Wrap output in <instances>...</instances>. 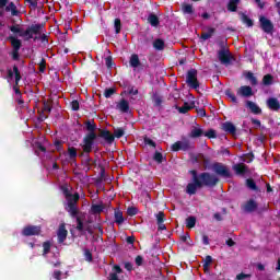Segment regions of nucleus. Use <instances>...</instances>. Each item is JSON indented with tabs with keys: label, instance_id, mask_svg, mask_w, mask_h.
I'll return each instance as SVG.
<instances>
[{
	"label": "nucleus",
	"instance_id": "f257e3e1",
	"mask_svg": "<svg viewBox=\"0 0 280 280\" xmlns=\"http://www.w3.org/2000/svg\"><path fill=\"white\" fill-rule=\"evenodd\" d=\"M199 178L201 182H192L187 184L186 194H188V196H196V192L198 189H201V187H215L218 183H220L218 175L209 172L200 173Z\"/></svg>",
	"mask_w": 280,
	"mask_h": 280
},
{
	"label": "nucleus",
	"instance_id": "f03ea898",
	"mask_svg": "<svg viewBox=\"0 0 280 280\" xmlns=\"http://www.w3.org/2000/svg\"><path fill=\"white\" fill-rule=\"evenodd\" d=\"M84 130H86V135L83 138V145L82 150L85 154H91L93 152V145H95V140L97 139V133L95 130H97V124H95V120L88 119L84 121Z\"/></svg>",
	"mask_w": 280,
	"mask_h": 280
},
{
	"label": "nucleus",
	"instance_id": "7ed1b4c3",
	"mask_svg": "<svg viewBox=\"0 0 280 280\" xmlns=\"http://www.w3.org/2000/svg\"><path fill=\"white\" fill-rule=\"evenodd\" d=\"M9 30L13 34H18L21 38H25V40H32V38H34V34H40L43 31V24H33L25 31L19 25H11Z\"/></svg>",
	"mask_w": 280,
	"mask_h": 280
},
{
	"label": "nucleus",
	"instance_id": "20e7f679",
	"mask_svg": "<svg viewBox=\"0 0 280 280\" xmlns=\"http://www.w3.org/2000/svg\"><path fill=\"white\" fill-rule=\"evenodd\" d=\"M225 95L232 104H235L236 106H240V103L243 102V104H246V85H242L236 90V96L231 89L225 90Z\"/></svg>",
	"mask_w": 280,
	"mask_h": 280
},
{
	"label": "nucleus",
	"instance_id": "39448f33",
	"mask_svg": "<svg viewBox=\"0 0 280 280\" xmlns=\"http://www.w3.org/2000/svg\"><path fill=\"white\" fill-rule=\"evenodd\" d=\"M80 200V194L74 192L73 199L68 201V213L70 218H80L81 215H84V212H81L80 209H78V201Z\"/></svg>",
	"mask_w": 280,
	"mask_h": 280
},
{
	"label": "nucleus",
	"instance_id": "423d86ee",
	"mask_svg": "<svg viewBox=\"0 0 280 280\" xmlns=\"http://www.w3.org/2000/svg\"><path fill=\"white\" fill-rule=\"evenodd\" d=\"M212 171L217 176H220L221 178H233L231 168L221 162H214L212 164Z\"/></svg>",
	"mask_w": 280,
	"mask_h": 280
},
{
	"label": "nucleus",
	"instance_id": "0eeeda50",
	"mask_svg": "<svg viewBox=\"0 0 280 280\" xmlns=\"http://www.w3.org/2000/svg\"><path fill=\"white\" fill-rule=\"evenodd\" d=\"M265 211H268V206L259 207V202L253 198L246 201V213H257V215H261Z\"/></svg>",
	"mask_w": 280,
	"mask_h": 280
},
{
	"label": "nucleus",
	"instance_id": "6e6552de",
	"mask_svg": "<svg viewBox=\"0 0 280 280\" xmlns=\"http://www.w3.org/2000/svg\"><path fill=\"white\" fill-rule=\"evenodd\" d=\"M196 148L194 143L187 138H183L182 141H176L172 144L171 150L172 152H189V150H194Z\"/></svg>",
	"mask_w": 280,
	"mask_h": 280
},
{
	"label": "nucleus",
	"instance_id": "1a4fd4ad",
	"mask_svg": "<svg viewBox=\"0 0 280 280\" xmlns=\"http://www.w3.org/2000/svg\"><path fill=\"white\" fill-rule=\"evenodd\" d=\"M186 83L188 84L189 89H200V82L198 81V70L190 69L186 74Z\"/></svg>",
	"mask_w": 280,
	"mask_h": 280
},
{
	"label": "nucleus",
	"instance_id": "9d476101",
	"mask_svg": "<svg viewBox=\"0 0 280 280\" xmlns=\"http://www.w3.org/2000/svg\"><path fill=\"white\" fill-rule=\"evenodd\" d=\"M260 28L265 34H272L275 32V24L268 18L260 15L259 18Z\"/></svg>",
	"mask_w": 280,
	"mask_h": 280
},
{
	"label": "nucleus",
	"instance_id": "9b49d317",
	"mask_svg": "<svg viewBox=\"0 0 280 280\" xmlns=\"http://www.w3.org/2000/svg\"><path fill=\"white\" fill-rule=\"evenodd\" d=\"M42 231L40 225H26L22 230V235L24 237H32L34 235H40Z\"/></svg>",
	"mask_w": 280,
	"mask_h": 280
},
{
	"label": "nucleus",
	"instance_id": "f8f14e48",
	"mask_svg": "<svg viewBox=\"0 0 280 280\" xmlns=\"http://www.w3.org/2000/svg\"><path fill=\"white\" fill-rule=\"evenodd\" d=\"M218 58L221 65H225V66H229L231 63V60H233V56H231V51L224 48L219 50Z\"/></svg>",
	"mask_w": 280,
	"mask_h": 280
},
{
	"label": "nucleus",
	"instance_id": "ddd939ff",
	"mask_svg": "<svg viewBox=\"0 0 280 280\" xmlns=\"http://www.w3.org/2000/svg\"><path fill=\"white\" fill-rule=\"evenodd\" d=\"M67 235H69V231H67V225L65 223H61L57 231L58 244H65V242L67 241Z\"/></svg>",
	"mask_w": 280,
	"mask_h": 280
},
{
	"label": "nucleus",
	"instance_id": "4468645a",
	"mask_svg": "<svg viewBox=\"0 0 280 280\" xmlns=\"http://www.w3.org/2000/svg\"><path fill=\"white\" fill-rule=\"evenodd\" d=\"M246 188H247L249 191H253L254 194H257V195L261 194V188H259V187L257 186V182H255V180L253 179V177H248V178L246 179Z\"/></svg>",
	"mask_w": 280,
	"mask_h": 280
},
{
	"label": "nucleus",
	"instance_id": "2eb2a0df",
	"mask_svg": "<svg viewBox=\"0 0 280 280\" xmlns=\"http://www.w3.org/2000/svg\"><path fill=\"white\" fill-rule=\"evenodd\" d=\"M98 137H101V139H104V141H106V143H108L109 145L113 144V142L115 141V136L110 133V131H108L107 129H101Z\"/></svg>",
	"mask_w": 280,
	"mask_h": 280
},
{
	"label": "nucleus",
	"instance_id": "dca6fc26",
	"mask_svg": "<svg viewBox=\"0 0 280 280\" xmlns=\"http://www.w3.org/2000/svg\"><path fill=\"white\" fill-rule=\"evenodd\" d=\"M15 75V86H19V82H21V71H19V67L16 65L13 66L12 69L8 70V78L12 79Z\"/></svg>",
	"mask_w": 280,
	"mask_h": 280
},
{
	"label": "nucleus",
	"instance_id": "f3484780",
	"mask_svg": "<svg viewBox=\"0 0 280 280\" xmlns=\"http://www.w3.org/2000/svg\"><path fill=\"white\" fill-rule=\"evenodd\" d=\"M90 153H85V159L81 161L82 167L85 170V172H91V166L95 165V160L91 159L89 155Z\"/></svg>",
	"mask_w": 280,
	"mask_h": 280
},
{
	"label": "nucleus",
	"instance_id": "a211bd4d",
	"mask_svg": "<svg viewBox=\"0 0 280 280\" xmlns=\"http://www.w3.org/2000/svg\"><path fill=\"white\" fill-rule=\"evenodd\" d=\"M116 109L120 113H130V103L126 98H121L116 105Z\"/></svg>",
	"mask_w": 280,
	"mask_h": 280
},
{
	"label": "nucleus",
	"instance_id": "6ab92c4d",
	"mask_svg": "<svg viewBox=\"0 0 280 280\" xmlns=\"http://www.w3.org/2000/svg\"><path fill=\"white\" fill-rule=\"evenodd\" d=\"M267 106L270 110L279 112L280 110V103L278 98L270 97L267 100Z\"/></svg>",
	"mask_w": 280,
	"mask_h": 280
},
{
	"label": "nucleus",
	"instance_id": "aec40b11",
	"mask_svg": "<svg viewBox=\"0 0 280 280\" xmlns=\"http://www.w3.org/2000/svg\"><path fill=\"white\" fill-rule=\"evenodd\" d=\"M246 106L253 115H261V107H259L255 102L246 101Z\"/></svg>",
	"mask_w": 280,
	"mask_h": 280
},
{
	"label": "nucleus",
	"instance_id": "412c9836",
	"mask_svg": "<svg viewBox=\"0 0 280 280\" xmlns=\"http://www.w3.org/2000/svg\"><path fill=\"white\" fill-rule=\"evenodd\" d=\"M232 170L235 172L236 176H244L246 174V165L242 163L234 164Z\"/></svg>",
	"mask_w": 280,
	"mask_h": 280
},
{
	"label": "nucleus",
	"instance_id": "4be33fe9",
	"mask_svg": "<svg viewBox=\"0 0 280 280\" xmlns=\"http://www.w3.org/2000/svg\"><path fill=\"white\" fill-rule=\"evenodd\" d=\"M222 130H224V132H229L230 135H235V132H237L235 125H233L231 121L223 122Z\"/></svg>",
	"mask_w": 280,
	"mask_h": 280
},
{
	"label": "nucleus",
	"instance_id": "5701e85b",
	"mask_svg": "<svg viewBox=\"0 0 280 280\" xmlns=\"http://www.w3.org/2000/svg\"><path fill=\"white\" fill-rule=\"evenodd\" d=\"M202 136H205V130L200 127H194L189 133L190 139H200Z\"/></svg>",
	"mask_w": 280,
	"mask_h": 280
},
{
	"label": "nucleus",
	"instance_id": "b1692460",
	"mask_svg": "<svg viewBox=\"0 0 280 280\" xmlns=\"http://www.w3.org/2000/svg\"><path fill=\"white\" fill-rule=\"evenodd\" d=\"M147 21H148V23L151 24V27H159V25H161V21L159 20V15H156L154 13H150Z\"/></svg>",
	"mask_w": 280,
	"mask_h": 280
},
{
	"label": "nucleus",
	"instance_id": "393cba45",
	"mask_svg": "<svg viewBox=\"0 0 280 280\" xmlns=\"http://www.w3.org/2000/svg\"><path fill=\"white\" fill-rule=\"evenodd\" d=\"M4 10L5 12H11L12 16H19L20 14L19 9H16V4H14V2L5 4Z\"/></svg>",
	"mask_w": 280,
	"mask_h": 280
},
{
	"label": "nucleus",
	"instance_id": "a878e982",
	"mask_svg": "<svg viewBox=\"0 0 280 280\" xmlns=\"http://www.w3.org/2000/svg\"><path fill=\"white\" fill-rule=\"evenodd\" d=\"M8 40H10L11 47H13V50H21V47H22L21 39L14 36H9Z\"/></svg>",
	"mask_w": 280,
	"mask_h": 280
},
{
	"label": "nucleus",
	"instance_id": "bb28decb",
	"mask_svg": "<svg viewBox=\"0 0 280 280\" xmlns=\"http://www.w3.org/2000/svg\"><path fill=\"white\" fill-rule=\"evenodd\" d=\"M84 218L85 214L81 217H77L74 220H77V226L75 229L79 231V233H84Z\"/></svg>",
	"mask_w": 280,
	"mask_h": 280
},
{
	"label": "nucleus",
	"instance_id": "cd10ccee",
	"mask_svg": "<svg viewBox=\"0 0 280 280\" xmlns=\"http://www.w3.org/2000/svg\"><path fill=\"white\" fill-rule=\"evenodd\" d=\"M129 65L133 69H137V67H140L141 66V60H139V55H137V54L131 55L130 60H129Z\"/></svg>",
	"mask_w": 280,
	"mask_h": 280
},
{
	"label": "nucleus",
	"instance_id": "c85d7f7f",
	"mask_svg": "<svg viewBox=\"0 0 280 280\" xmlns=\"http://www.w3.org/2000/svg\"><path fill=\"white\" fill-rule=\"evenodd\" d=\"M114 218H115L116 224H118V225H121V223L125 221L124 212H121V210H119V209H115Z\"/></svg>",
	"mask_w": 280,
	"mask_h": 280
},
{
	"label": "nucleus",
	"instance_id": "c756f323",
	"mask_svg": "<svg viewBox=\"0 0 280 280\" xmlns=\"http://www.w3.org/2000/svg\"><path fill=\"white\" fill-rule=\"evenodd\" d=\"M61 191L67 200V202H69V200H73V198H75V194H71V191L69 190V187L67 186H61Z\"/></svg>",
	"mask_w": 280,
	"mask_h": 280
},
{
	"label": "nucleus",
	"instance_id": "7c9ffc66",
	"mask_svg": "<svg viewBox=\"0 0 280 280\" xmlns=\"http://www.w3.org/2000/svg\"><path fill=\"white\" fill-rule=\"evenodd\" d=\"M215 34V28L213 27H209L208 32H203L201 33V40H209V38H211V36H213Z\"/></svg>",
	"mask_w": 280,
	"mask_h": 280
},
{
	"label": "nucleus",
	"instance_id": "2f4dec72",
	"mask_svg": "<svg viewBox=\"0 0 280 280\" xmlns=\"http://www.w3.org/2000/svg\"><path fill=\"white\" fill-rule=\"evenodd\" d=\"M153 47L156 51H163L165 49V42L161 38H158L153 42Z\"/></svg>",
	"mask_w": 280,
	"mask_h": 280
},
{
	"label": "nucleus",
	"instance_id": "473e14b6",
	"mask_svg": "<svg viewBox=\"0 0 280 280\" xmlns=\"http://www.w3.org/2000/svg\"><path fill=\"white\" fill-rule=\"evenodd\" d=\"M237 5H240V0H230L228 2V11L237 12Z\"/></svg>",
	"mask_w": 280,
	"mask_h": 280
},
{
	"label": "nucleus",
	"instance_id": "72a5a7b5",
	"mask_svg": "<svg viewBox=\"0 0 280 280\" xmlns=\"http://www.w3.org/2000/svg\"><path fill=\"white\" fill-rule=\"evenodd\" d=\"M191 108H194V107L190 106L189 103H187V102H185L182 107L176 106V109L178 110V113H180V115H186V113H189V110H191Z\"/></svg>",
	"mask_w": 280,
	"mask_h": 280
},
{
	"label": "nucleus",
	"instance_id": "f704fd0d",
	"mask_svg": "<svg viewBox=\"0 0 280 280\" xmlns=\"http://www.w3.org/2000/svg\"><path fill=\"white\" fill-rule=\"evenodd\" d=\"M68 156H69L70 161L75 162V159H78V149H75L74 147H69L68 148Z\"/></svg>",
	"mask_w": 280,
	"mask_h": 280
},
{
	"label": "nucleus",
	"instance_id": "c9c22d12",
	"mask_svg": "<svg viewBox=\"0 0 280 280\" xmlns=\"http://www.w3.org/2000/svg\"><path fill=\"white\" fill-rule=\"evenodd\" d=\"M246 79L249 81L252 86H257L258 84L257 77H255L253 72H246Z\"/></svg>",
	"mask_w": 280,
	"mask_h": 280
},
{
	"label": "nucleus",
	"instance_id": "e433bc0d",
	"mask_svg": "<svg viewBox=\"0 0 280 280\" xmlns=\"http://www.w3.org/2000/svg\"><path fill=\"white\" fill-rule=\"evenodd\" d=\"M275 82V77L272 74H266L262 78V84L264 86H270Z\"/></svg>",
	"mask_w": 280,
	"mask_h": 280
},
{
	"label": "nucleus",
	"instance_id": "4c0bfd02",
	"mask_svg": "<svg viewBox=\"0 0 280 280\" xmlns=\"http://www.w3.org/2000/svg\"><path fill=\"white\" fill-rule=\"evenodd\" d=\"M202 161H205V154L199 153L198 155H192L191 156V163L201 165Z\"/></svg>",
	"mask_w": 280,
	"mask_h": 280
},
{
	"label": "nucleus",
	"instance_id": "58836bf2",
	"mask_svg": "<svg viewBox=\"0 0 280 280\" xmlns=\"http://www.w3.org/2000/svg\"><path fill=\"white\" fill-rule=\"evenodd\" d=\"M211 264H213V257L211 256H206L205 260H203V270L205 272L209 271V266H211Z\"/></svg>",
	"mask_w": 280,
	"mask_h": 280
},
{
	"label": "nucleus",
	"instance_id": "ea45409f",
	"mask_svg": "<svg viewBox=\"0 0 280 280\" xmlns=\"http://www.w3.org/2000/svg\"><path fill=\"white\" fill-rule=\"evenodd\" d=\"M91 211L94 215H96L97 213H102V211H104V205H92Z\"/></svg>",
	"mask_w": 280,
	"mask_h": 280
},
{
	"label": "nucleus",
	"instance_id": "a19ab883",
	"mask_svg": "<svg viewBox=\"0 0 280 280\" xmlns=\"http://www.w3.org/2000/svg\"><path fill=\"white\" fill-rule=\"evenodd\" d=\"M114 30H115V34H120L121 33V19L116 18L114 20Z\"/></svg>",
	"mask_w": 280,
	"mask_h": 280
},
{
	"label": "nucleus",
	"instance_id": "79ce46f5",
	"mask_svg": "<svg viewBox=\"0 0 280 280\" xmlns=\"http://www.w3.org/2000/svg\"><path fill=\"white\" fill-rule=\"evenodd\" d=\"M115 93H117V90L115 88L105 89L104 97H106V100H109V97H113V95H115Z\"/></svg>",
	"mask_w": 280,
	"mask_h": 280
},
{
	"label": "nucleus",
	"instance_id": "37998d69",
	"mask_svg": "<svg viewBox=\"0 0 280 280\" xmlns=\"http://www.w3.org/2000/svg\"><path fill=\"white\" fill-rule=\"evenodd\" d=\"M203 137H207L208 139H218V133L215 132V129H209L203 132Z\"/></svg>",
	"mask_w": 280,
	"mask_h": 280
},
{
	"label": "nucleus",
	"instance_id": "c03bdc74",
	"mask_svg": "<svg viewBox=\"0 0 280 280\" xmlns=\"http://www.w3.org/2000/svg\"><path fill=\"white\" fill-rule=\"evenodd\" d=\"M187 229H194L196 226V217H188L186 219Z\"/></svg>",
	"mask_w": 280,
	"mask_h": 280
},
{
	"label": "nucleus",
	"instance_id": "a18cd8bd",
	"mask_svg": "<svg viewBox=\"0 0 280 280\" xmlns=\"http://www.w3.org/2000/svg\"><path fill=\"white\" fill-rule=\"evenodd\" d=\"M124 135H126V130L124 128H116L114 130V139H121V137H124Z\"/></svg>",
	"mask_w": 280,
	"mask_h": 280
},
{
	"label": "nucleus",
	"instance_id": "49530a36",
	"mask_svg": "<svg viewBox=\"0 0 280 280\" xmlns=\"http://www.w3.org/2000/svg\"><path fill=\"white\" fill-rule=\"evenodd\" d=\"M43 255H49L50 250H51V242L46 241L43 243Z\"/></svg>",
	"mask_w": 280,
	"mask_h": 280
},
{
	"label": "nucleus",
	"instance_id": "de8ad7c7",
	"mask_svg": "<svg viewBox=\"0 0 280 280\" xmlns=\"http://www.w3.org/2000/svg\"><path fill=\"white\" fill-rule=\"evenodd\" d=\"M153 161H155V163H163V153L155 151V153L153 154Z\"/></svg>",
	"mask_w": 280,
	"mask_h": 280
},
{
	"label": "nucleus",
	"instance_id": "09e8293b",
	"mask_svg": "<svg viewBox=\"0 0 280 280\" xmlns=\"http://www.w3.org/2000/svg\"><path fill=\"white\" fill-rule=\"evenodd\" d=\"M183 12H184V14H194V5L192 4H184Z\"/></svg>",
	"mask_w": 280,
	"mask_h": 280
},
{
	"label": "nucleus",
	"instance_id": "8fccbe9b",
	"mask_svg": "<svg viewBox=\"0 0 280 280\" xmlns=\"http://www.w3.org/2000/svg\"><path fill=\"white\" fill-rule=\"evenodd\" d=\"M189 174L192 176V182L202 183V179H200V175H198V171L191 170L189 171Z\"/></svg>",
	"mask_w": 280,
	"mask_h": 280
},
{
	"label": "nucleus",
	"instance_id": "3c124183",
	"mask_svg": "<svg viewBox=\"0 0 280 280\" xmlns=\"http://www.w3.org/2000/svg\"><path fill=\"white\" fill-rule=\"evenodd\" d=\"M155 218H156L158 224L165 222V212L160 211L159 213L155 214Z\"/></svg>",
	"mask_w": 280,
	"mask_h": 280
},
{
	"label": "nucleus",
	"instance_id": "603ef678",
	"mask_svg": "<svg viewBox=\"0 0 280 280\" xmlns=\"http://www.w3.org/2000/svg\"><path fill=\"white\" fill-rule=\"evenodd\" d=\"M137 213H139V209H137V207H129L127 209V215H130V218L137 215Z\"/></svg>",
	"mask_w": 280,
	"mask_h": 280
},
{
	"label": "nucleus",
	"instance_id": "864d4df0",
	"mask_svg": "<svg viewBox=\"0 0 280 280\" xmlns=\"http://www.w3.org/2000/svg\"><path fill=\"white\" fill-rule=\"evenodd\" d=\"M39 73H45V69H47V61L45 60V58H42L39 63Z\"/></svg>",
	"mask_w": 280,
	"mask_h": 280
},
{
	"label": "nucleus",
	"instance_id": "5fc2aeb1",
	"mask_svg": "<svg viewBox=\"0 0 280 280\" xmlns=\"http://www.w3.org/2000/svg\"><path fill=\"white\" fill-rule=\"evenodd\" d=\"M153 102H154V106H161L163 104V96L154 95Z\"/></svg>",
	"mask_w": 280,
	"mask_h": 280
},
{
	"label": "nucleus",
	"instance_id": "6e6d98bb",
	"mask_svg": "<svg viewBox=\"0 0 280 280\" xmlns=\"http://www.w3.org/2000/svg\"><path fill=\"white\" fill-rule=\"evenodd\" d=\"M144 145L156 148V142H154V140L150 139L149 137H144Z\"/></svg>",
	"mask_w": 280,
	"mask_h": 280
},
{
	"label": "nucleus",
	"instance_id": "4d7b16f0",
	"mask_svg": "<svg viewBox=\"0 0 280 280\" xmlns=\"http://www.w3.org/2000/svg\"><path fill=\"white\" fill-rule=\"evenodd\" d=\"M30 4L31 10H36L38 8V0H25Z\"/></svg>",
	"mask_w": 280,
	"mask_h": 280
},
{
	"label": "nucleus",
	"instance_id": "13d9d810",
	"mask_svg": "<svg viewBox=\"0 0 280 280\" xmlns=\"http://www.w3.org/2000/svg\"><path fill=\"white\" fill-rule=\"evenodd\" d=\"M70 106L72 110H80V102H78V100L72 101Z\"/></svg>",
	"mask_w": 280,
	"mask_h": 280
},
{
	"label": "nucleus",
	"instance_id": "bf43d9fd",
	"mask_svg": "<svg viewBox=\"0 0 280 280\" xmlns=\"http://www.w3.org/2000/svg\"><path fill=\"white\" fill-rule=\"evenodd\" d=\"M84 257L86 261H93V254L91 253L90 249L84 250Z\"/></svg>",
	"mask_w": 280,
	"mask_h": 280
},
{
	"label": "nucleus",
	"instance_id": "052dcab7",
	"mask_svg": "<svg viewBox=\"0 0 280 280\" xmlns=\"http://www.w3.org/2000/svg\"><path fill=\"white\" fill-rule=\"evenodd\" d=\"M54 145H55L57 152H62V141L61 140H55Z\"/></svg>",
	"mask_w": 280,
	"mask_h": 280
},
{
	"label": "nucleus",
	"instance_id": "680f3d73",
	"mask_svg": "<svg viewBox=\"0 0 280 280\" xmlns=\"http://www.w3.org/2000/svg\"><path fill=\"white\" fill-rule=\"evenodd\" d=\"M62 271H60V270H55L54 272H52V279H56V280H62Z\"/></svg>",
	"mask_w": 280,
	"mask_h": 280
},
{
	"label": "nucleus",
	"instance_id": "e2e57ef3",
	"mask_svg": "<svg viewBox=\"0 0 280 280\" xmlns=\"http://www.w3.org/2000/svg\"><path fill=\"white\" fill-rule=\"evenodd\" d=\"M105 65L107 69H113V57L108 56L105 58Z\"/></svg>",
	"mask_w": 280,
	"mask_h": 280
},
{
	"label": "nucleus",
	"instance_id": "0e129e2a",
	"mask_svg": "<svg viewBox=\"0 0 280 280\" xmlns=\"http://www.w3.org/2000/svg\"><path fill=\"white\" fill-rule=\"evenodd\" d=\"M255 159V154L253 153V151L246 153V163H253Z\"/></svg>",
	"mask_w": 280,
	"mask_h": 280
},
{
	"label": "nucleus",
	"instance_id": "69168bd1",
	"mask_svg": "<svg viewBox=\"0 0 280 280\" xmlns=\"http://www.w3.org/2000/svg\"><path fill=\"white\" fill-rule=\"evenodd\" d=\"M136 265L143 266V256L136 257Z\"/></svg>",
	"mask_w": 280,
	"mask_h": 280
},
{
	"label": "nucleus",
	"instance_id": "338daca9",
	"mask_svg": "<svg viewBox=\"0 0 280 280\" xmlns=\"http://www.w3.org/2000/svg\"><path fill=\"white\" fill-rule=\"evenodd\" d=\"M109 280H121V279H119V276H117V272H110Z\"/></svg>",
	"mask_w": 280,
	"mask_h": 280
},
{
	"label": "nucleus",
	"instance_id": "774afa93",
	"mask_svg": "<svg viewBox=\"0 0 280 280\" xmlns=\"http://www.w3.org/2000/svg\"><path fill=\"white\" fill-rule=\"evenodd\" d=\"M19 51H20V50H13V51H12V59H13V60H19V58H20Z\"/></svg>",
	"mask_w": 280,
	"mask_h": 280
}]
</instances>
